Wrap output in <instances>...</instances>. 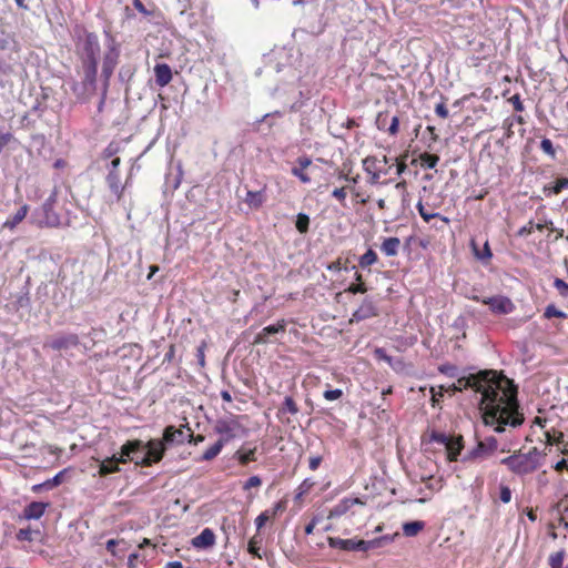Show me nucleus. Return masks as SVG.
<instances>
[{"label": "nucleus", "mask_w": 568, "mask_h": 568, "mask_svg": "<svg viewBox=\"0 0 568 568\" xmlns=\"http://www.w3.org/2000/svg\"><path fill=\"white\" fill-rule=\"evenodd\" d=\"M186 438L185 433L182 429H178L174 426H168L163 433L164 444H182Z\"/></svg>", "instance_id": "obj_20"}, {"label": "nucleus", "mask_w": 568, "mask_h": 568, "mask_svg": "<svg viewBox=\"0 0 568 568\" xmlns=\"http://www.w3.org/2000/svg\"><path fill=\"white\" fill-rule=\"evenodd\" d=\"M143 449L144 444L142 440H128L124 445H122L120 454L128 457L132 462V454L142 452Z\"/></svg>", "instance_id": "obj_25"}, {"label": "nucleus", "mask_w": 568, "mask_h": 568, "mask_svg": "<svg viewBox=\"0 0 568 568\" xmlns=\"http://www.w3.org/2000/svg\"><path fill=\"white\" fill-rule=\"evenodd\" d=\"M463 448V437H452L449 445L446 446L447 457L450 462L457 460Z\"/></svg>", "instance_id": "obj_26"}, {"label": "nucleus", "mask_w": 568, "mask_h": 568, "mask_svg": "<svg viewBox=\"0 0 568 568\" xmlns=\"http://www.w3.org/2000/svg\"><path fill=\"white\" fill-rule=\"evenodd\" d=\"M224 444L222 442L217 440L214 445H212L210 448H207L204 454L201 456L199 460L201 462H210L214 459L223 449Z\"/></svg>", "instance_id": "obj_30"}, {"label": "nucleus", "mask_w": 568, "mask_h": 568, "mask_svg": "<svg viewBox=\"0 0 568 568\" xmlns=\"http://www.w3.org/2000/svg\"><path fill=\"white\" fill-rule=\"evenodd\" d=\"M398 126H399V119H398V116H393V118H392V121H390V124H389V126H388V129H387V130H388V133H389L390 135H395V134H397V132H398Z\"/></svg>", "instance_id": "obj_57"}, {"label": "nucleus", "mask_w": 568, "mask_h": 568, "mask_svg": "<svg viewBox=\"0 0 568 568\" xmlns=\"http://www.w3.org/2000/svg\"><path fill=\"white\" fill-rule=\"evenodd\" d=\"M498 447V443L494 437H487L477 443L465 459H484L491 455Z\"/></svg>", "instance_id": "obj_9"}, {"label": "nucleus", "mask_w": 568, "mask_h": 568, "mask_svg": "<svg viewBox=\"0 0 568 568\" xmlns=\"http://www.w3.org/2000/svg\"><path fill=\"white\" fill-rule=\"evenodd\" d=\"M29 211L28 205H22L19 207V210L10 217L6 220V222L2 224L3 229L14 230L18 224H20L27 216Z\"/></svg>", "instance_id": "obj_23"}, {"label": "nucleus", "mask_w": 568, "mask_h": 568, "mask_svg": "<svg viewBox=\"0 0 568 568\" xmlns=\"http://www.w3.org/2000/svg\"><path fill=\"white\" fill-rule=\"evenodd\" d=\"M474 300L488 305L490 311L495 314H510L515 310V304L511 302V300L503 295H496L483 300H479V297H474Z\"/></svg>", "instance_id": "obj_8"}, {"label": "nucleus", "mask_w": 568, "mask_h": 568, "mask_svg": "<svg viewBox=\"0 0 568 568\" xmlns=\"http://www.w3.org/2000/svg\"><path fill=\"white\" fill-rule=\"evenodd\" d=\"M64 474H65V470H61L51 479H48L42 484L33 486V488H32L33 491H39L41 488L51 489L53 487L59 486L62 483Z\"/></svg>", "instance_id": "obj_29"}, {"label": "nucleus", "mask_w": 568, "mask_h": 568, "mask_svg": "<svg viewBox=\"0 0 568 568\" xmlns=\"http://www.w3.org/2000/svg\"><path fill=\"white\" fill-rule=\"evenodd\" d=\"M261 542H262V537L258 534L253 536L248 541L247 550L251 555H253L256 558H261V554H260Z\"/></svg>", "instance_id": "obj_35"}, {"label": "nucleus", "mask_w": 568, "mask_h": 568, "mask_svg": "<svg viewBox=\"0 0 568 568\" xmlns=\"http://www.w3.org/2000/svg\"><path fill=\"white\" fill-rule=\"evenodd\" d=\"M196 357H197L199 364L201 366H204V364H205V359H204V345H201V346L197 347Z\"/></svg>", "instance_id": "obj_64"}, {"label": "nucleus", "mask_w": 568, "mask_h": 568, "mask_svg": "<svg viewBox=\"0 0 568 568\" xmlns=\"http://www.w3.org/2000/svg\"><path fill=\"white\" fill-rule=\"evenodd\" d=\"M39 531H33L30 528H22L20 529L16 537L20 541H32L33 540V534H38Z\"/></svg>", "instance_id": "obj_41"}, {"label": "nucleus", "mask_w": 568, "mask_h": 568, "mask_svg": "<svg viewBox=\"0 0 568 568\" xmlns=\"http://www.w3.org/2000/svg\"><path fill=\"white\" fill-rule=\"evenodd\" d=\"M106 183L112 194L116 197L118 201H120L124 186L121 185L119 172L110 170L106 175Z\"/></svg>", "instance_id": "obj_19"}, {"label": "nucleus", "mask_w": 568, "mask_h": 568, "mask_svg": "<svg viewBox=\"0 0 568 568\" xmlns=\"http://www.w3.org/2000/svg\"><path fill=\"white\" fill-rule=\"evenodd\" d=\"M144 452L152 457L154 463H159L165 453V445L160 439H151L144 445Z\"/></svg>", "instance_id": "obj_17"}, {"label": "nucleus", "mask_w": 568, "mask_h": 568, "mask_svg": "<svg viewBox=\"0 0 568 568\" xmlns=\"http://www.w3.org/2000/svg\"><path fill=\"white\" fill-rule=\"evenodd\" d=\"M346 291L352 294L365 293L367 291V287L364 283H358L349 285Z\"/></svg>", "instance_id": "obj_53"}, {"label": "nucleus", "mask_w": 568, "mask_h": 568, "mask_svg": "<svg viewBox=\"0 0 568 568\" xmlns=\"http://www.w3.org/2000/svg\"><path fill=\"white\" fill-rule=\"evenodd\" d=\"M105 37L106 51L103 57L102 74L105 81H108L118 64L120 57V48L115 39L109 32H105Z\"/></svg>", "instance_id": "obj_5"}, {"label": "nucleus", "mask_w": 568, "mask_h": 568, "mask_svg": "<svg viewBox=\"0 0 568 568\" xmlns=\"http://www.w3.org/2000/svg\"><path fill=\"white\" fill-rule=\"evenodd\" d=\"M355 505L364 506L365 503L357 497H345L329 510L328 518L341 517L345 515Z\"/></svg>", "instance_id": "obj_12"}, {"label": "nucleus", "mask_w": 568, "mask_h": 568, "mask_svg": "<svg viewBox=\"0 0 568 568\" xmlns=\"http://www.w3.org/2000/svg\"><path fill=\"white\" fill-rule=\"evenodd\" d=\"M557 510L561 515L560 523L564 524L567 527L568 526V521H567V519H568V504L566 503V500H560L558 503Z\"/></svg>", "instance_id": "obj_42"}, {"label": "nucleus", "mask_w": 568, "mask_h": 568, "mask_svg": "<svg viewBox=\"0 0 568 568\" xmlns=\"http://www.w3.org/2000/svg\"><path fill=\"white\" fill-rule=\"evenodd\" d=\"M432 440L437 443V444H440V445H444L445 447L447 445H449L450 443V439H452V436H448L444 433H436L434 432L430 436Z\"/></svg>", "instance_id": "obj_43"}, {"label": "nucleus", "mask_w": 568, "mask_h": 568, "mask_svg": "<svg viewBox=\"0 0 568 568\" xmlns=\"http://www.w3.org/2000/svg\"><path fill=\"white\" fill-rule=\"evenodd\" d=\"M12 135L10 133H2L0 134V153L2 152V149L4 145L8 144V142L11 140Z\"/></svg>", "instance_id": "obj_62"}, {"label": "nucleus", "mask_w": 568, "mask_h": 568, "mask_svg": "<svg viewBox=\"0 0 568 568\" xmlns=\"http://www.w3.org/2000/svg\"><path fill=\"white\" fill-rule=\"evenodd\" d=\"M313 486H314V481L306 478L297 487V490H301L302 493L307 494L312 489Z\"/></svg>", "instance_id": "obj_56"}, {"label": "nucleus", "mask_w": 568, "mask_h": 568, "mask_svg": "<svg viewBox=\"0 0 568 568\" xmlns=\"http://www.w3.org/2000/svg\"><path fill=\"white\" fill-rule=\"evenodd\" d=\"M435 113L443 119H446L449 115L448 109L444 102H440L435 106Z\"/></svg>", "instance_id": "obj_54"}, {"label": "nucleus", "mask_w": 568, "mask_h": 568, "mask_svg": "<svg viewBox=\"0 0 568 568\" xmlns=\"http://www.w3.org/2000/svg\"><path fill=\"white\" fill-rule=\"evenodd\" d=\"M42 212L44 219L40 221V224H44L50 227H55L61 225L60 216L54 212L53 206L50 203H43Z\"/></svg>", "instance_id": "obj_21"}, {"label": "nucleus", "mask_w": 568, "mask_h": 568, "mask_svg": "<svg viewBox=\"0 0 568 568\" xmlns=\"http://www.w3.org/2000/svg\"><path fill=\"white\" fill-rule=\"evenodd\" d=\"M266 196L263 190L261 191H247L244 202L248 205L250 209L257 210L265 202Z\"/></svg>", "instance_id": "obj_24"}, {"label": "nucleus", "mask_w": 568, "mask_h": 568, "mask_svg": "<svg viewBox=\"0 0 568 568\" xmlns=\"http://www.w3.org/2000/svg\"><path fill=\"white\" fill-rule=\"evenodd\" d=\"M155 82L159 87L168 85L172 80V71L169 64L158 63L154 67Z\"/></svg>", "instance_id": "obj_18"}, {"label": "nucleus", "mask_w": 568, "mask_h": 568, "mask_svg": "<svg viewBox=\"0 0 568 568\" xmlns=\"http://www.w3.org/2000/svg\"><path fill=\"white\" fill-rule=\"evenodd\" d=\"M286 505L285 501H278L276 503L272 509L270 510L271 518H274L277 516L278 513L283 511L285 509Z\"/></svg>", "instance_id": "obj_55"}, {"label": "nucleus", "mask_w": 568, "mask_h": 568, "mask_svg": "<svg viewBox=\"0 0 568 568\" xmlns=\"http://www.w3.org/2000/svg\"><path fill=\"white\" fill-rule=\"evenodd\" d=\"M255 452L256 448L250 449L245 453H242L241 450L236 452L235 457L240 462L241 465H247L250 462L255 460Z\"/></svg>", "instance_id": "obj_37"}, {"label": "nucleus", "mask_w": 568, "mask_h": 568, "mask_svg": "<svg viewBox=\"0 0 568 568\" xmlns=\"http://www.w3.org/2000/svg\"><path fill=\"white\" fill-rule=\"evenodd\" d=\"M499 498L504 504H508L511 500V490L508 486H500Z\"/></svg>", "instance_id": "obj_49"}, {"label": "nucleus", "mask_w": 568, "mask_h": 568, "mask_svg": "<svg viewBox=\"0 0 568 568\" xmlns=\"http://www.w3.org/2000/svg\"><path fill=\"white\" fill-rule=\"evenodd\" d=\"M215 544V535L212 529L205 528L200 535L192 539V546L199 549H206Z\"/></svg>", "instance_id": "obj_16"}, {"label": "nucleus", "mask_w": 568, "mask_h": 568, "mask_svg": "<svg viewBox=\"0 0 568 568\" xmlns=\"http://www.w3.org/2000/svg\"><path fill=\"white\" fill-rule=\"evenodd\" d=\"M332 195L337 199L339 202L344 203L346 199V192L344 187L335 189L332 193Z\"/></svg>", "instance_id": "obj_58"}, {"label": "nucleus", "mask_w": 568, "mask_h": 568, "mask_svg": "<svg viewBox=\"0 0 568 568\" xmlns=\"http://www.w3.org/2000/svg\"><path fill=\"white\" fill-rule=\"evenodd\" d=\"M419 159L422 161V165L427 168V169H434L437 165L438 161H439V156L438 155L429 154L427 152L420 154Z\"/></svg>", "instance_id": "obj_36"}, {"label": "nucleus", "mask_w": 568, "mask_h": 568, "mask_svg": "<svg viewBox=\"0 0 568 568\" xmlns=\"http://www.w3.org/2000/svg\"><path fill=\"white\" fill-rule=\"evenodd\" d=\"M261 484L262 480L258 476H252L245 481V484L243 485V489L248 490L253 487H260Z\"/></svg>", "instance_id": "obj_50"}, {"label": "nucleus", "mask_w": 568, "mask_h": 568, "mask_svg": "<svg viewBox=\"0 0 568 568\" xmlns=\"http://www.w3.org/2000/svg\"><path fill=\"white\" fill-rule=\"evenodd\" d=\"M554 286L559 291L561 296L568 297V283L561 278H555Z\"/></svg>", "instance_id": "obj_46"}, {"label": "nucleus", "mask_w": 568, "mask_h": 568, "mask_svg": "<svg viewBox=\"0 0 568 568\" xmlns=\"http://www.w3.org/2000/svg\"><path fill=\"white\" fill-rule=\"evenodd\" d=\"M400 248V240L398 237H385L381 244V251L386 256H396Z\"/></svg>", "instance_id": "obj_22"}, {"label": "nucleus", "mask_w": 568, "mask_h": 568, "mask_svg": "<svg viewBox=\"0 0 568 568\" xmlns=\"http://www.w3.org/2000/svg\"><path fill=\"white\" fill-rule=\"evenodd\" d=\"M417 210L425 222H430V220H433V219H439L443 222V224L449 223L448 217L443 216L439 213L427 211L425 205L422 203V201H419L417 203Z\"/></svg>", "instance_id": "obj_27"}, {"label": "nucleus", "mask_w": 568, "mask_h": 568, "mask_svg": "<svg viewBox=\"0 0 568 568\" xmlns=\"http://www.w3.org/2000/svg\"><path fill=\"white\" fill-rule=\"evenodd\" d=\"M80 344L79 336L74 333H59L44 343V347L54 351H68Z\"/></svg>", "instance_id": "obj_7"}, {"label": "nucleus", "mask_w": 568, "mask_h": 568, "mask_svg": "<svg viewBox=\"0 0 568 568\" xmlns=\"http://www.w3.org/2000/svg\"><path fill=\"white\" fill-rule=\"evenodd\" d=\"M48 506H49V504H47V503L32 501L24 507L21 518L27 519V520L40 519L43 516Z\"/></svg>", "instance_id": "obj_15"}, {"label": "nucleus", "mask_w": 568, "mask_h": 568, "mask_svg": "<svg viewBox=\"0 0 568 568\" xmlns=\"http://www.w3.org/2000/svg\"><path fill=\"white\" fill-rule=\"evenodd\" d=\"M475 254H476L477 258H479V260H489L493 256L487 242L484 245L483 252L475 251Z\"/></svg>", "instance_id": "obj_52"}, {"label": "nucleus", "mask_w": 568, "mask_h": 568, "mask_svg": "<svg viewBox=\"0 0 568 568\" xmlns=\"http://www.w3.org/2000/svg\"><path fill=\"white\" fill-rule=\"evenodd\" d=\"M312 165V160L308 156H300L296 160V165L292 168L291 173L296 176L302 183L307 184L311 182L310 175L305 170Z\"/></svg>", "instance_id": "obj_14"}, {"label": "nucleus", "mask_w": 568, "mask_h": 568, "mask_svg": "<svg viewBox=\"0 0 568 568\" xmlns=\"http://www.w3.org/2000/svg\"><path fill=\"white\" fill-rule=\"evenodd\" d=\"M544 317H546V318H551V317L566 318V317H567V315H566L564 312H561V311L557 310V308L555 307V305H548V306L545 308Z\"/></svg>", "instance_id": "obj_40"}, {"label": "nucleus", "mask_w": 568, "mask_h": 568, "mask_svg": "<svg viewBox=\"0 0 568 568\" xmlns=\"http://www.w3.org/2000/svg\"><path fill=\"white\" fill-rule=\"evenodd\" d=\"M565 189H568V178L558 179L551 186H545V192L559 194Z\"/></svg>", "instance_id": "obj_33"}, {"label": "nucleus", "mask_w": 568, "mask_h": 568, "mask_svg": "<svg viewBox=\"0 0 568 568\" xmlns=\"http://www.w3.org/2000/svg\"><path fill=\"white\" fill-rule=\"evenodd\" d=\"M439 371L442 373H445V374L449 375V376H455L456 367L453 366V365H443V366L439 367Z\"/></svg>", "instance_id": "obj_61"}, {"label": "nucleus", "mask_w": 568, "mask_h": 568, "mask_svg": "<svg viewBox=\"0 0 568 568\" xmlns=\"http://www.w3.org/2000/svg\"><path fill=\"white\" fill-rule=\"evenodd\" d=\"M321 463H322L321 456H313L310 458L308 467L311 470H316L320 467Z\"/></svg>", "instance_id": "obj_59"}, {"label": "nucleus", "mask_w": 568, "mask_h": 568, "mask_svg": "<svg viewBox=\"0 0 568 568\" xmlns=\"http://www.w3.org/2000/svg\"><path fill=\"white\" fill-rule=\"evenodd\" d=\"M532 229H534V224H532V222H529L527 225L523 226L518 231V235H520V236L528 235V234H530L532 232Z\"/></svg>", "instance_id": "obj_60"}, {"label": "nucleus", "mask_w": 568, "mask_h": 568, "mask_svg": "<svg viewBox=\"0 0 568 568\" xmlns=\"http://www.w3.org/2000/svg\"><path fill=\"white\" fill-rule=\"evenodd\" d=\"M282 412H288L292 415H295L298 413V408L294 399L290 396L285 397L283 407L281 409Z\"/></svg>", "instance_id": "obj_39"}, {"label": "nucleus", "mask_w": 568, "mask_h": 568, "mask_svg": "<svg viewBox=\"0 0 568 568\" xmlns=\"http://www.w3.org/2000/svg\"><path fill=\"white\" fill-rule=\"evenodd\" d=\"M77 53L81 60L83 79L73 83L72 90L79 99H87L95 92L98 62L101 54L99 38L93 32L83 31L78 36Z\"/></svg>", "instance_id": "obj_2"}, {"label": "nucleus", "mask_w": 568, "mask_h": 568, "mask_svg": "<svg viewBox=\"0 0 568 568\" xmlns=\"http://www.w3.org/2000/svg\"><path fill=\"white\" fill-rule=\"evenodd\" d=\"M545 456V453L540 452L537 447H532L527 453H514L513 455L503 458L500 463L507 466V468L515 475L525 476L537 470Z\"/></svg>", "instance_id": "obj_3"}, {"label": "nucleus", "mask_w": 568, "mask_h": 568, "mask_svg": "<svg viewBox=\"0 0 568 568\" xmlns=\"http://www.w3.org/2000/svg\"><path fill=\"white\" fill-rule=\"evenodd\" d=\"M381 161L375 156H367L363 160V169L371 175L369 183L376 184L382 174H386L379 166Z\"/></svg>", "instance_id": "obj_13"}, {"label": "nucleus", "mask_w": 568, "mask_h": 568, "mask_svg": "<svg viewBox=\"0 0 568 568\" xmlns=\"http://www.w3.org/2000/svg\"><path fill=\"white\" fill-rule=\"evenodd\" d=\"M540 149L542 150V152H545L549 156L555 158L556 151H555V148L552 145V142L549 139L545 138V139L541 140Z\"/></svg>", "instance_id": "obj_44"}, {"label": "nucleus", "mask_w": 568, "mask_h": 568, "mask_svg": "<svg viewBox=\"0 0 568 568\" xmlns=\"http://www.w3.org/2000/svg\"><path fill=\"white\" fill-rule=\"evenodd\" d=\"M565 551L559 550L549 556V565L551 568H562Z\"/></svg>", "instance_id": "obj_38"}, {"label": "nucleus", "mask_w": 568, "mask_h": 568, "mask_svg": "<svg viewBox=\"0 0 568 568\" xmlns=\"http://www.w3.org/2000/svg\"><path fill=\"white\" fill-rule=\"evenodd\" d=\"M132 462L135 464V465H139V466H143V467H150L151 465L155 464L152 459V457H150L146 453H143L141 455V459H138L135 457H132Z\"/></svg>", "instance_id": "obj_45"}, {"label": "nucleus", "mask_w": 568, "mask_h": 568, "mask_svg": "<svg viewBox=\"0 0 568 568\" xmlns=\"http://www.w3.org/2000/svg\"><path fill=\"white\" fill-rule=\"evenodd\" d=\"M120 471V467L115 464V459L112 457H108L104 460H102L99 465V475L106 476L109 474L118 473Z\"/></svg>", "instance_id": "obj_28"}, {"label": "nucleus", "mask_w": 568, "mask_h": 568, "mask_svg": "<svg viewBox=\"0 0 568 568\" xmlns=\"http://www.w3.org/2000/svg\"><path fill=\"white\" fill-rule=\"evenodd\" d=\"M324 398L327 400H336L343 396V392L339 388L336 389H327L323 394Z\"/></svg>", "instance_id": "obj_47"}, {"label": "nucleus", "mask_w": 568, "mask_h": 568, "mask_svg": "<svg viewBox=\"0 0 568 568\" xmlns=\"http://www.w3.org/2000/svg\"><path fill=\"white\" fill-rule=\"evenodd\" d=\"M214 432L220 435L219 440L226 444L236 438L242 430V425L236 417L219 418L214 424Z\"/></svg>", "instance_id": "obj_6"}, {"label": "nucleus", "mask_w": 568, "mask_h": 568, "mask_svg": "<svg viewBox=\"0 0 568 568\" xmlns=\"http://www.w3.org/2000/svg\"><path fill=\"white\" fill-rule=\"evenodd\" d=\"M424 521H409L403 525V532L405 536L412 537L417 535L424 528Z\"/></svg>", "instance_id": "obj_31"}, {"label": "nucleus", "mask_w": 568, "mask_h": 568, "mask_svg": "<svg viewBox=\"0 0 568 568\" xmlns=\"http://www.w3.org/2000/svg\"><path fill=\"white\" fill-rule=\"evenodd\" d=\"M509 102L513 104L514 109L517 111V112H521L524 111V104L521 102V99H520V95L519 94H514L510 99H509Z\"/></svg>", "instance_id": "obj_51"}, {"label": "nucleus", "mask_w": 568, "mask_h": 568, "mask_svg": "<svg viewBox=\"0 0 568 568\" xmlns=\"http://www.w3.org/2000/svg\"><path fill=\"white\" fill-rule=\"evenodd\" d=\"M295 226L301 234H305L310 226V216L305 213H298L296 216Z\"/></svg>", "instance_id": "obj_34"}, {"label": "nucleus", "mask_w": 568, "mask_h": 568, "mask_svg": "<svg viewBox=\"0 0 568 568\" xmlns=\"http://www.w3.org/2000/svg\"><path fill=\"white\" fill-rule=\"evenodd\" d=\"M376 124L379 130L385 129L386 125V114L379 113L376 119Z\"/></svg>", "instance_id": "obj_63"}, {"label": "nucleus", "mask_w": 568, "mask_h": 568, "mask_svg": "<svg viewBox=\"0 0 568 568\" xmlns=\"http://www.w3.org/2000/svg\"><path fill=\"white\" fill-rule=\"evenodd\" d=\"M455 392L471 388L480 394L479 410L483 422L496 433L516 428L524 423L519 413L517 386L496 371H481L460 377L453 385Z\"/></svg>", "instance_id": "obj_1"}, {"label": "nucleus", "mask_w": 568, "mask_h": 568, "mask_svg": "<svg viewBox=\"0 0 568 568\" xmlns=\"http://www.w3.org/2000/svg\"><path fill=\"white\" fill-rule=\"evenodd\" d=\"M377 314L378 312L375 303L371 298L366 297L362 302L361 306L353 313L351 323L368 320L377 316Z\"/></svg>", "instance_id": "obj_11"}, {"label": "nucleus", "mask_w": 568, "mask_h": 568, "mask_svg": "<svg viewBox=\"0 0 568 568\" xmlns=\"http://www.w3.org/2000/svg\"><path fill=\"white\" fill-rule=\"evenodd\" d=\"M378 257L374 250L369 248L365 254L359 257L358 264L361 267L366 268L377 262Z\"/></svg>", "instance_id": "obj_32"}, {"label": "nucleus", "mask_w": 568, "mask_h": 568, "mask_svg": "<svg viewBox=\"0 0 568 568\" xmlns=\"http://www.w3.org/2000/svg\"><path fill=\"white\" fill-rule=\"evenodd\" d=\"M268 519H271L270 510L261 513L255 519L257 530H260Z\"/></svg>", "instance_id": "obj_48"}, {"label": "nucleus", "mask_w": 568, "mask_h": 568, "mask_svg": "<svg viewBox=\"0 0 568 568\" xmlns=\"http://www.w3.org/2000/svg\"><path fill=\"white\" fill-rule=\"evenodd\" d=\"M388 540V537H381L372 540L342 539L337 537H328V545L332 548H338L346 551H368L371 549L381 547Z\"/></svg>", "instance_id": "obj_4"}, {"label": "nucleus", "mask_w": 568, "mask_h": 568, "mask_svg": "<svg viewBox=\"0 0 568 568\" xmlns=\"http://www.w3.org/2000/svg\"><path fill=\"white\" fill-rule=\"evenodd\" d=\"M287 326L286 320L282 318L277 321L275 324L268 325L264 327L260 333L254 337L253 344H266L268 343V336L284 333Z\"/></svg>", "instance_id": "obj_10"}]
</instances>
